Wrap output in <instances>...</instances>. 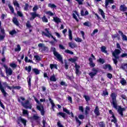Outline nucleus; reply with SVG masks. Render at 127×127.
Instances as JSON below:
<instances>
[{
    "label": "nucleus",
    "instance_id": "a211bd4d",
    "mask_svg": "<svg viewBox=\"0 0 127 127\" xmlns=\"http://www.w3.org/2000/svg\"><path fill=\"white\" fill-rule=\"evenodd\" d=\"M12 21L13 23L17 26H18V25H19V22H18V21L17 20V18H16V17L13 18Z\"/></svg>",
    "mask_w": 127,
    "mask_h": 127
},
{
    "label": "nucleus",
    "instance_id": "c9c22d12",
    "mask_svg": "<svg viewBox=\"0 0 127 127\" xmlns=\"http://www.w3.org/2000/svg\"><path fill=\"white\" fill-rule=\"evenodd\" d=\"M48 6L49 7H51V8H56V7H57L56 5H55V4H51V3H49Z\"/></svg>",
    "mask_w": 127,
    "mask_h": 127
},
{
    "label": "nucleus",
    "instance_id": "de8ad7c7",
    "mask_svg": "<svg viewBox=\"0 0 127 127\" xmlns=\"http://www.w3.org/2000/svg\"><path fill=\"white\" fill-rule=\"evenodd\" d=\"M23 114L25 116H27L28 117V111L26 110H23Z\"/></svg>",
    "mask_w": 127,
    "mask_h": 127
},
{
    "label": "nucleus",
    "instance_id": "dca6fc26",
    "mask_svg": "<svg viewBox=\"0 0 127 127\" xmlns=\"http://www.w3.org/2000/svg\"><path fill=\"white\" fill-rule=\"evenodd\" d=\"M109 3H114V0H105V8H108Z\"/></svg>",
    "mask_w": 127,
    "mask_h": 127
},
{
    "label": "nucleus",
    "instance_id": "0e129e2a",
    "mask_svg": "<svg viewBox=\"0 0 127 127\" xmlns=\"http://www.w3.org/2000/svg\"><path fill=\"white\" fill-rule=\"evenodd\" d=\"M84 115H79L78 116V118L79 120H84Z\"/></svg>",
    "mask_w": 127,
    "mask_h": 127
},
{
    "label": "nucleus",
    "instance_id": "ddd939ff",
    "mask_svg": "<svg viewBox=\"0 0 127 127\" xmlns=\"http://www.w3.org/2000/svg\"><path fill=\"white\" fill-rule=\"evenodd\" d=\"M54 55H55V56L57 57V59H58L61 62L62 61V56H61V55L58 53V52H55Z\"/></svg>",
    "mask_w": 127,
    "mask_h": 127
},
{
    "label": "nucleus",
    "instance_id": "f3484780",
    "mask_svg": "<svg viewBox=\"0 0 127 127\" xmlns=\"http://www.w3.org/2000/svg\"><path fill=\"white\" fill-rule=\"evenodd\" d=\"M76 15H77V16H79V14H78V12L76 11H74V13L72 14V16L73 18L75 19L77 21H78V18H77V16Z\"/></svg>",
    "mask_w": 127,
    "mask_h": 127
},
{
    "label": "nucleus",
    "instance_id": "e2e57ef3",
    "mask_svg": "<svg viewBox=\"0 0 127 127\" xmlns=\"http://www.w3.org/2000/svg\"><path fill=\"white\" fill-rule=\"evenodd\" d=\"M17 13L18 15H19V16H20V17H22L23 16L22 12H20V11H18L17 12Z\"/></svg>",
    "mask_w": 127,
    "mask_h": 127
},
{
    "label": "nucleus",
    "instance_id": "f257e3e1",
    "mask_svg": "<svg viewBox=\"0 0 127 127\" xmlns=\"http://www.w3.org/2000/svg\"><path fill=\"white\" fill-rule=\"evenodd\" d=\"M117 96L118 95L116 93H111L110 95V97L111 98V104L113 105L114 108H115L116 110H118L119 114L123 116H124V113H123V112H125V111H126V109L125 108H122L121 106H119L118 107V104L117 102Z\"/></svg>",
    "mask_w": 127,
    "mask_h": 127
},
{
    "label": "nucleus",
    "instance_id": "a19ab883",
    "mask_svg": "<svg viewBox=\"0 0 127 127\" xmlns=\"http://www.w3.org/2000/svg\"><path fill=\"white\" fill-rule=\"evenodd\" d=\"M4 37H5V34H0V41L3 40V39H4Z\"/></svg>",
    "mask_w": 127,
    "mask_h": 127
},
{
    "label": "nucleus",
    "instance_id": "5fc2aeb1",
    "mask_svg": "<svg viewBox=\"0 0 127 127\" xmlns=\"http://www.w3.org/2000/svg\"><path fill=\"white\" fill-rule=\"evenodd\" d=\"M75 41H76V42H82V39L80 38H76L75 39H74Z\"/></svg>",
    "mask_w": 127,
    "mask_h": 127
},
{
    "label": "nucleus",
    "instance_id": "a878e982",
    "mask_svg": "<svg viewBox=\"0 0 127 127\" xmlns=\"http://www.w3.org/2000/svg\"><path fill=\"white\" fill-rule=\"evenodd\" d=\"M57 116H61L64 119H66V114L62 112H59L57 114Z\"/></svg>",
    "mask_w": 127,
    "mask_h": 127
},
{
    "label": "nucleus",
    "instance_id": "c85d7f7f",
    "mask_svg": "<svg viewBox=\"0 0 127 127\" xmlns=\"http://www.w3.org/2000/svg\"><path fill=\"white\" fill-rule=\"evenodd\" d=\"M120 83L123 85V86H126L127 85V81L125 80L124 78H121L120 80Z\"/></svg>",
    "mask_w": 127,
    "mask_h": 127
},
{
    "label": "nucleus",
    "instance_id": "cd10ccee",
    "mask_svg": "<svg viewBox=\"0 0 127 127\" xmlns=\"http://www.w3.org/2000/svg\"><path fill=\"white\" fill-rule=\"evenodd\" d=\"M49 101L50 102L51 105H52V108L53 110H54V107H55V104H54V102H53V100L51 99V98L49 99Z\"/></svg>",
    "mask_w": 127,
    "mask_h": 127
},
{
    "label": "nucleus",
    "instance_id": "9d476101",
    "mask_svg": "<svg viewBox=\"0 0 127 127\" xmlns=\"http://www.w3.org/2000/svg\"><path fill=\"white\" fill-rule=\"evenodd\" d=\"M0 90L1 91L2 94L3 95L4 97H6V95H7V93L6 92H5V90H4V87L2 86V85H1V82L0 80Z\"/></svg>",
    "mask_w": 127,
    "mask_h": 127
},
{
    "label": "nucleus",
    "instance_id": "f8f14e48",
    "mask_svg": "<svg viewBox=\"0 0 127 127\" xmlns=\"http://www.w3.org/2000/svg\"><path fill=\"white\" fill-rule=\"evenodd\" d=\"M20 122H21V123H22V124H23L24 126L25 127V126H26V120L22 118L21 117H19L18 119L17 120V123L18 124H20Z\"/></svg>",
    "mask_w": 127,
    "mask_h": 127
},
{
    "label": "nucleus",
    "instance_id": "0eeeda50",
    "mask_svg": "<svg viewBox=\"0 0 127 127\" xmlns=\"http://www.w3.org/2000/svg\"><path fill=\"white\" fill-rule=\"evenodd\" d=\"M98 71L99 70L98 69V68H93L92 69L93 72L89 73V76H90L91 78H93V77L97 75V73H98Z\"/></svg>",
    "mask_w": 127,
    "mask_h": 127
},
{
    "label": "nucleus",
    "instance_id": "6ab92c4d",
    "mask_svg": "<svg viewBox=\"0 0 127 127\" xmlns=\"http://www.w3.org/2000/svg\"><path fill=\"white\" fill-rule=\"evenodd\" d=\"M53 19H54V21L56 23H60V22H61V19H60V18H58V17H54Z\"/></svg>",
    "mask_w": 127,
    "mask_h": 127
},
{
    "label": "nucleus",
    "instance_id": "864d4df0",
    "mask_svg": "<svg viewBox=\"0 0 127 127\" xmlns=\"http://www.w3.org/2000/svg\"><path fill=\"white\" fill-rule=\"evenodd\" d=\"M122 37L123 40H124V41H127V36H126V35L123 34L122 36Z\"/></svg>",
    "mask_w": 127,
    "mask_h": 127
},
{
    "label": "nucleus",
    "instance_id": "2f4dec72",
    "mask_svg": "<svg viewBox=\"0 0 127 127\" xmlns=\"http://www.w3.org/2000/svg\"><path fill=\"white\" fill-rule=\"evenodd\" d=\"M99 11L100 12V14H101L103 18H105V12H104V11L102 9H99Z\"/></svg>",
    "mask_w": 127,
    "mask_h": 127
},
{
    "label": "nucleus",
    "instance_id": "b1692460",
    "mask_svg": "<svg viewBox=\"0 0 127 127\" xmlns=\"http://www.w3.org/2000/svg\"><path fill=\"white\" fill-rule=\"evenodd\" d=\"M25 100V98H24V97H20L19 98H18V102H19V103H21L22 105V104H24L23 103V102Z\"/></svg>",
    "mask_w": 127,
    "mask_h": 127
},
{
    "label": "nucleus",
    "instance_id": "052dcab7",
    "mask_svg": "<svg viewBox=\"0 0 127 127\" xmlns=\"http://www.w3.org/2000/svg\"><path fill=\"white\" fill-rule=\"evenodd\" d=\"M26 25L27 27H29V28L31 27V25L30 24V22H29V21H28L27 22Z\"/></svg>",
    "mask_w": 127,
    "mask_h": 127
},
{
    "label": "nucleus",
    "instance_id": "ea45409f",
    "mask_svg": "<svg viewBox=\"0 0 127 127\" xmlns=\"http://www.w3.org/2000/svg\"><path fill=\"white\" fill-rule=\"evenodd\" d=\"M42 20L43 22H48V19L45 16H43L42 18Z\"/></svg>",
    "mask_w": 127,
    "mask_h": 127
},
{
    "label": "nucleus",
    "instance_id": "c03bdc74",
    "mask_svg": "<svg viewBox=\"0 0 127 127\" xmlns=\"http://www.w3.org/2000/svg\"><path fill=\"white\" fill-rule=\"evenodd\" d=\"M63 112H64V113H66V114H67V115H70V111L68 110L67 108H64Z\"/></svg>",
    "mask_w": 127,
    "mask_h": 127
},
{
    "label": "nucleus",
    "instance_id": "5701e85b",
    "mask_svg": "<svg viewBox=\"0 0 127 127\" xmlns=\"http://www.w3.org/2000/svg\"><path fill=\"white\" fill-rule=\"evenodd\" d=\"M50 81L52 82H56L57 81V79H56V77L55 76V75L53 74L52 75L50 78Z\"/></svg>",
    "mask_w": 127,
    "mask_h": 127
},
{
    "label": "nucleus",
    "instance_id": "423d86ee",
    "mask_svg": "<svg viewBox=\"0 0 127 127\" xmlns=\"http://www.w3.org/2000/svg\"><path fill=\"white\" fill-rule=\"evenodd\" d=\"M109 114L112 115L111 122L112 123H114V124H115L116 126H118V123H117L118 122V121L117 120V118H116V117H115V114H114V112H113L112 110H109Z\"/></svg>",
    "mask_w": 127,
    "mask_h": 127
},
{
    "label": "nucleus",
    "instance_id": "7ed1b4c3",
    "mask_svg": "<svg viewBox=\"0 0 127 127\" xmlns=\"http://www.w3.org/2000/svg\"><path fill=\"white\" fill-rule=\"evenodd\" d=\"M34 100L39 105L37 106V109L39 110L40 111L41 114L42 116H44V108H43V106L41 105H40V102L37 100V99L35 97H34Z\"/></svg>",
    "mask_w": 127,
    "mask_h": 127
},
{
    "label": "nucleus",
    "instance_id": "37998d69",
    "mask_svg": "<svg viewBox=\"0 0 127 127\" xmlns=\"http://www.w3.org/2000/svg\"><path fill=\"white\" fill-rule=\"evenodd\" d=\"M27 82H28L29 86H31V77H30V76L28 77Z\"/></svg>",
    "mask_w": 127,
    "mask_h": 127
},
{
    "label": "nucleus",
    "instance_id": "6e6d98bb",
    "mask_svg": "<svg viewBox=\"0 0 127 127\" xmlns=\"http://www.w3.org/2000/svg\"><path fill=\"white\" fill-rule=\"evenodd\" d=\"M75 0L78 2V4L79 5L83 4V1H84V0Z\"/></svg>",
    "mask_w": 127,
    "mask_h": 127
},
{
    "label": "nucleus",
    "instance_id": "49530a36",
    "mask_svg": "<svg viewBox=\"0 0 127 127\" xmlns=\"http://www.w3.org/2000/svg\"><path fill=\"white\" fill-rule=\"evenodd\" d=\"M98 62H99V63H101V64H104L105 63V60L103 59H99V60H97Z\"/></svg>",
    "mask_w": 127,
    "mask_h": 127
},
{
    "label": "nucleus",
    "instance_id": "4be33fe9",
    "mask_svg": "<svg viewBox=\"0 0 127 127\" xmlns=\"http://www.w3.org/2000/svg\"><path fill=\"white\" fill-rule=\"evenodd\" d=\"M68 37L69 40H73V37L72 36V31H71V29H68Z\"/></svg>",
    "mask_w": 127,
    "mask_h": 127
},
{
    "label": "nucleus",
    "instance_id": "603ef678",
    "mask_svg": "<svg viewBox=\"0 0 127 127\" xmlns=\"http://www.w3.org/2000/svg\"><path fill=\"white\" fill-rule=\"evenodd\" d=\"M12 89H16V90H20V89H21V87L19 86H13L12 87Z\"/></svg>",
    "mask_w": 127,
    "mask_h": 127
},
{
    "label": "nucleus",
    "instance_id": "680f3d73",
    "mask_svg": "<svg viewBox=\"0 0 127 127\" xmlns=\"http://www.w3.org/2000/svg\"><path fill=\"white\" fill-rule=\"evenodd\" d=\"M38 9V6L37 5H35L33 8V11H36Z\"/></svg>",
    "mask_w": 127,
    "mask_h": 127
},
{
    "label": "nucleus",
    "instance_id": "58836bf2",
    "mask_svg": "<svg viewBox=\"0 0 127 127\" xmlns=\"http://www.w3.org/2000/svg\"><path fill=\"white\" fill-rule=\"evenodd\" d=\"M64 52L65 53H67V54H70V55H73L74 54V53L69 50H65Z\"/></svg>",
    "mask_w": 127,
    "mask_h": 127
},
{
    "label": "nucleus",
    "instance_id": "393cba45",
    "mask_svg": "<svg viewBox=\"0 0 127 127\" xmlns=\"http://www.w3.org/2000/svg\"><path fill=\"white\" fill-rule=\"evenodd\" d=\"M32 71L36 74V75H38L39 74H40V70H39L38 69L35 68L32 69Z\"/></svg>",
    "mask_w": 127,
    "mask_h": 127
},
{
    "label": "nucleus",
    "instance_id": "13d9d810",
    "mask_svg": "<svg viewBox=\"0 0 127 127\" xmlns=\"http://www.w3.org/2000/svg\"><path fill=\"white\" fill-rule=\"evenodd\" d=\"M75 121H76V123H78V126H81V121H80V120H79V119H78V118L77 117H75Z\"/></svg>",
    "mask_w": 127,
    "mask_h": 127
},
{
    "label": "nucleus",
    "instance_id": "774afa93",
    "mask_svg": "<svg viewBox=\"0 0 127 127\" xmlns=\"http://www.w3.org/2000/svg\"><path fill=\"white\" fill-rule=\"evenodd\" d=\"M57 125H58V127H63V125H62L61 124L60 122H58Z\"/></svg>",
    "mask_w": 127,
    "mask_h": 127
},
{
    "label": "nucleus",
    "instance_id": "20e7f679",
    "mask_svg": "<svg viewBox=\"0 0 127 127\" xmlns=\"http://www.w3.org/2000/svg\"><path fill=\"white\" fill-rule=\"evenodd\" d=\"M38 46L39 48V51H40V52H47V51H48V48L45 46L44 44L40 43L38 44Z\"/></svg>",
    "mask_w": 127,
    "mask_h": 127
},
{
    "label": "nucleus",
    "instance_id": "69168bd1",
    "mask_svg": "<svg viewBox=\"0 0 127 127\" xmlns=\"http://www.w3.org/2000/svg\"><path fill=\"white\" fill-rule=\"evenodd\" d=\"M99 126L100 127H105V124L103 122H100L99 123Z\"/></svg>",
    "mask_w": 127,
    "mask_h": 127
},
{
    "label": "nucleus",
    "instance_id": "8fccbe9b",
    "mask_svg": "<svg viewBox=\"0 0 127 127\" xmlns=\"http://www.w3.org/2000/svg\"><path fill=\"white\" fill-rule=\"evenodd\" d=\"M20 50H21L20 46H19V45H18L17 46L16 48L15 49V51L19 52L20 51Z\"/></svg>",
    "mask_w": 127,
    "mask_h": 127
},
{
    "label": "nucleus",
    "instance_id": "6e6552de",
    "mask_svg": "<svg viewBox=\"0 0 127 127\" xmlns=\"http://www.w3.org/2000/svg\"><path fill=\"white\" fill-rule=\"evenodd\" d=\"M30 15H31V17L30 18V20H33L36 17H39L40 18V15L39 14L36 13V12H30Z\"/></svg>",
    "mask_w": 127,
    "mask_h": 127
},
{
    "label": "nucleus",
    "instance_id": "f03ea898",
    "mask_svg": "<svg viewBox=\"0 0 127 127\" xmlns=\"http://www.w3.org/2000/svg\"><path fill=\"white\" fill-rule=\"evenodd\" d=\"M121 53V50L116 49L114 51L112 52V56L114 57L113 58L114 64L117 65L118 64L117 59H119V55Z\"/></svg>",
    "mask_w": 127,
    "mask_h": 127
},
{
    "label": "nucleus",
    "instance_id": "2eb2a0df",
    "mask_svg": "<svg viewBox=\"0 0 127 127\" xmlns=\"http://www.w3.org/2000/svg\"><path fill=\"white\" fill-rule=\"evenodd\" d=\"M84 10H86L85 9H83L81 10L80 11V14L82 16H85L86 15H88V14H89V12H88V11L86 10L85 13H84Z\"/></svg>",
    "mask_w": 127,
    "mask_h": 127
},
{
    "label": "nucleus",
    "instance_id": "412c9836",
    "mask_svg": "<svg viewBox=\"0 0 127 127\" xmlns=\"http://www.w3.org/2000/svg\"><path fill=\"white\" fill-rule=\"evenodd\" d=\"M9 66L12 68V69H15L17 67V64H16L14 62L11 63L9 64Z\"/></svg>",
    "mask_w": 127,
    "mask_h": 127
},
{
    "label": "nucleus",
    "instance_id": "79ce46f5",
    "mask_svg": "<svg viewBox=\"0 0 127 127\" xmlns=\"http://www.w3.org/2000/svg\"><path fill=\"white\" fill-rule=\"evenodd\" d=\"M46 13L48 15H50V16H53V15H54V14L51 11H48L46 12Z\"/></svg>",
    "mask_w": 127,
    "mask_h": 127
},
{
    "label": "nucleus",
    "instance_id": "bb28decb",
    "mask_svg": "<svg viewBox=\"0 0 127 127\" xmlns=\"http://www.w3.org/2000/svg\"><path fill=\"white\" fill-rule=\"evenodd\" d=\"M94 114H95L96 116L100 115V112L99 111V108H98V107H96L95 109L94 110Z\"/></svg>",
    "mask_w": 127,
    "mask_h": 127
},
{
    "label": "nucleus",
    "instance_id": "09e8293b",
    "mask_svg": "<svg viewBox=\"0 0 127 127\" xmlns=\"http://www.w3.org/2000/svg\"><path fill=\"white\" fill-rule=\"evenodd\" d=\"M89 112H90V108L88 106H86L85 108V114L86 115H88L89 113Z\"/></svg>",
    "mask_w": 127,
    "mask_h": 127
},
{
    "label": "nucleus",
    "instance_id": "1a4fd4ad",
    "mask_svg": "<svg viewBox=\"0 0 127 127\" xmlns=\"http://www.w3.org/2000/svg\"><path fill=\"white\" fill-rule=\"evenodd\" d=\"M45 31L46 33L44 32H42L43 35H45V36H47V37H49V38H50V37H52L53 36L51 34V33L48 30V29H45Z\"/></svg>",
    "mask_w": 127,
    "mask_h": 127
},
{
    "label": "nucleus",
    "instance_id": "f704fd0d",
    "mask_svg": "<svg viewBox=\"0 0 127 127\" xmlns=\"http://www.w3.org/2000/svg\"><path fill=\"white\" fill-rule=\"evenodd\" d=\"M8 6L10 10V11L13 13L14 12V9H13V7L11 6L10 4H8Z\"/></svg>",
    "mask_w": 127,
    "mask_h": 127
},
{
    "label": "nucleus",
    "instance_id": "a18cd8bd",
    "mask_svg": "<svg viewBox=\"0 0 127 127\" xmlns=\"http://www.w3.org/2000/svg\"><path fill=\"white\" fill-rule=\"evenodd\" d=\"M9 34L11 35H14V34H16V31L15 30H12L9 31Z\"/></svg>",
    "mask_w": 127,
    "mask_h": 127
},
{
    "label": "nucleus",
    "instance_id": "c756f323",
    "mask_svg": "<svg viewBox=\"0 0 127 127\" xmlns=\"http://www.w3.org/2000/svg\"><path fill=\"white\" fill-rule=\"evenodd\" d=\"M25 70H26L28 73H30V72H31V66L29 65L28 66H26L25 67Z\"/></svg>",
    "mask_w": 127,
    "mask_h": 127
},
{
    "label": "nucleus",
    "instance_id": "39448f33",
    "mask_svg": "<svg viewBox=\"0 0 127 127\" xmlns=\"http://www.w3.org/2000/svg\"><path fill=\"white\" fill-rule=\"evenodd\" d=\"M3 67L5 68V73L7 76H11V75H12V73L13 72L12 69H11L10 67H7L5 64L3 65Z\"/></svg>",
    "mask_w": 127,
    "mask_h": 127
},
{
    "label": "nucleus",
    "instance_id": "bf43d9fd",
    "mask_svg": "<svg viewBox=\"0 0 127 127\" xmlns=\"http://www.w3.org/2000/svg\"><path fill=\"white\" fill-rule=\"evenodd\" d=\"M84 98H85V99L86 100V101L87 102H88V101H90V97H89L87 95H84Z\"/></svg>",
    "mask_w": 127,
    "mask_h": 127
},
{
    "label": "nucleus",
    "instance_id": "9b49d317",
    "mask_svg": "<svg viewBox=\"0 0 127 127\" xmlns=\"http://www.w3.org/2000/svg\"><path fill=\"white\" fill-rule=\"evenodd\" d=\"M22 106L25 108V109H31L32 108L31 104L29 103L28 100H27L25 103L22 104Z\"/></svg>",
    "mask_w": 127,
    "mask_h": 127
},
{
    "label": "nucleus",
    "instance_id": "4468645a",
    "mask_svg": "<svg viewBox=\"0 0 127 127\" xmlns=\"http://www.w3.org/2000/svg\"><path fill=\"white\" fill-rule=\"evenodd\" d=\"M75 73L76 75H80L81 74V71L79 70V69H80L79 65H78L77 64H75Z\"/></svg>",
    "mask_w": 127,
    "mask_h": 127
},
{
    "label": "nucleus",
    "instance_id": "7c9ffc66",
    "mask_svg": "<svg viewBox=\"0 0 127 127\" xmlns=\"http://www.w3.org/2000/svg\"><path fill=\"white\" fill-rule=\"evenodd\" d=\"M78 59V58H71L69 59L68 60L70 61L71 63H74V62H76Z\"/></svg>",
    "mask_w": 127,
    "mask_h": 127
},
{
    "label": "nucleus",
    "instance_id": "3c124183",
    "mask_svg": "<svg viewBox=\"0 0 127 127\" xmlns=\"http://www.w3.org/2000/svg\"><path fill=\"white\" fill-rule=\"evenodd\" d=\"M101 51L104 53H107V51H106V47L105 46H102L101 47Z\"/></svg>",
    "mask_w": 127,
    "mask_h": 127
},
{
    "label": "nucleus",
    "instance_id": "72a5a7b5",
    "mask_svg": "<svg viewBox=\"0 0 127 127\" xmlns=\"http://www.w3.org/2000/svg\"><path fill=\"white\" fill-rule=\"evenodd\" d=\"M50 67L51 70H52L54 68L57 69V65L56 64H50Z\"/></svg>",
    "mask_w": 127,
    "mask_h": 127
},
{
    "label": "nucleus",
    "instance_id": "338daca9",
    "mask_svg": "<svg viewBox=\"0 0 127 127\" xmlns=\"http://www.w3.org/2000/svg\"><path fill=\"white\" fill-rule=\"evenodd\" d=\"M83 25L85 26H90V22H85V23H83Z\"/></svg>",
    "mask_w": 127,
    "mask_h": 127
},
{
    "label": "nucleus",
    "instance_id": "aec40b11",
    "mask_svg": "<svg viewBox=\"0 0 127 127\" xmlns=\"http://www.w3.org/2000/svg\"><path fill=\"white\" fill-rule=\"evenodd\" d=\"M120 10L121 11H126L127 10V7L125 5H121L120 6Z\"/></svg>",
    "mask_w": 127,
    "mask_h": 127
},
{
    "label": "nucleus",
    "instance_id": "473e14b6",
    "mask_svg": "<svg viewBox=\"0 0 127 127\" xmlns=\"http://www.w3.org/2000/svg\"><path fill=\"white\" fill-rule=\"evenodd\" d=\"M68 45H69V47H70V48H72V49L75 48V47H77L76 44H75L74 43H69Z\"/></svg>",
    "mask_w": 127,
    "mask_h": 127
},
{
    "label": "nucleus",
    "instance_id": "4d7b16f0",
    "mask_svg": "<svg viewBox=\"0 0 127 127\" xmlns=\"http://www.w3.org/2000/svg\"><path fill=\"white\" fill-rule=\"evenodd\" d=\"M34 57L37 61H40L41 60V58L39 56H35Z\"/></svg>",
    "mask_w": 127,
    "mask_h": 127
},
{
    "label": "nucleus",
    "instance_id": "4c0bfd02",
    "mask_svg": "<svg viewBox=\"0 0 127 127\" xmlns=\"http://www.w3.org/2000/svg\"><path fill=\"white\" fill-rule=\"evenodd\" d=\"M13 3L15 6H16L17 7H19V3L16 1V0H15L13 1Z\"/></svg>",
    "mask_w": 127,
    "mask_h": 127
},
{
    "label": "nucleus",
    "instance_id": "e433bc0d",
    "mask_svg": "<svg viewBox=\"0 0 127 127\" xmlns=\"http://www.w3.org/2000/svg\"><path fill=\"white\" fill-rule=\"evenodd\" d=\"M31 120H37L39 119V117L38 115H34L32 117H31Z\"/></svg>",
    "mask_w": 127,
    "mask_h": 127
}]
</instances>
